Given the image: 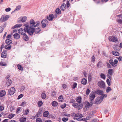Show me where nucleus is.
I'll return each mask as SVG.
<instances>
[{"mask_svg":"<svg viewBox=\"0 0 122 122\" xmlns=\"http://www.w3.org/2000/svg\"><path fill=\"white\" fill-rule=\"evenodd\" d=\"M102 96H101L100 97H102L103 98V100L104 98H106L107 97V95L106 94H103L102 95Z\"/></svg>","mask_w":122,"mask_h":122,"instance_id":"60","label":"nucleus"},{"mask_svg":"<svg viewBox=\"0 0 122 122\" xmlns=\"http://www.w3.org/2000/svg\"><path fill=\"white\" fill-rule=\"evenodd\" d=\"M106 64L107 67L109 68H112V66H111L110 64L108 62H106Z\"/></svg>","mask_w":122,"mask_h":122,"instance_id":"55","label":"nucleus"},{"mask_svg":"<svg viewBox=\"0 0 122 122\" xmlns=\"http://www.w3.org/2000/svg\"><path fill=\"white\" fill-rule=\"evenodd\" d=\"M90 92V90L89 89H88L86 90V95H88Z\"/></svg>","mask_w":122,"mask_h":122,"instance_id":"50","label":"nucleus"},{"mask_svg":"<svg viewBox=\"0 0 122 122\" xmlns=\"http://www.w3.org/2000/svg\"><path fill=\"white\" fill-rule=\"evenodd\" d=\"M49 112L48 111H45L43 113V116L44 117H47L49 115Z\"/></svg>","mask_w":122,"mask_h":122,"instance_id":"24","label":"nucleus"},{"mask_svg":"<svg viewBox=\"0 0 122 122\" xmlns=\"http://www.w3.org/2000/svg\"><path fill=\"white\" fill-rule=\"evenodd\" d=\"M101 77L104 79H105L106 78L105 75L103 73H101L100 75Z\"/></svg>","mask_w":122,"mask_h":122,"instance_id":"43","label":"nucleus"},{"mask_svg":"<svg viewBox=\"0 0 122 122\" xmlns=\"http://www.w3.org/2000/svg\"><path fill=\"white\" fill-rule=\"evenodd\" d=\"M6 83L8 86H10L11 85V80H10L6 82Z\"/></svg>","mask_w":122,"mask_h":122,"instance_id":"48","label":"nucleus"},{"mask_svg":"<svg viewBox=\"0 0 122 122\" xmlns=\"http://www.w3.org/2000/svg\"><path fill=\"white\" fill-rule=\"evenodd\" d=\"M46 19H48L50 21H52L54 19L53 17V14H51L49 15L48 16H47L46 17Z\"/></svg>","mask_w":122,"mask_h":122,"instance_id":"8","label":"nucleus"},{"mask_svg":"<svg viewBox=\"0 0 122 122\" xmlns=\"http://www.w3.org/2000/svg\"><path fill=\"white\" fill-rule=\"evenodd\" d=\"M73 119L74 120H77L78 121H84L85 120V118H73Z\"/></svg>","mask_w":122,"mask_h":122,"instance_id":"29","label":"nucleus"},{"mask_svg":"<svg viewBox=\"0 0 122 122\" xmlns=\"http://www.w3.org/2000/svg\"><path fill=\"white\" fill-rule=\"evenodd\" d=\"M26 118L25 117L21 118L20 119V121L21 122H24L26 121Z\"/></svg>","mask_w":122,"mask_h":122,"instance_id":"40","label":"nucleus"},{"mask_svg":"<svg viewBox=\"0 0 122 122\" xmlns=\"http://www.w3.org/2000/svg\"><path fill=\"white\" fill-rule=\"evenodd\" d=\"M41 22L42 25V28H44L48 25V21L46 19H44L41 20Z\"/></svg>","mask_w":122,"mask_h":122,"instance_id":"6","label":"nucleus"},{"mask_svg":"<svg viewBox=\"0 0 122 122\" xmlns=\"http://www.w3.org/2000/svg\"><path fill=\"white\" fill-rule=\"evenodd\" d=\"M63 97L62 96H60L58 98V100L60 102H62V101Z\"/></svg>","mask_w":122,"mask_h":122,"instance_id":"44","label":"nucleus"},{"mask_svg":"<svg viewBox=\"0 0 122 122\" xmlns=\"http://www.w3.org/2000/svg\"><path fill=\"white\" fill-rule=\"evenodd\" d=\"M56 12L57 14L59 15L61 14V11L59 8H57L55 11Z\"/></svg>","mask_w":122,"mask_h":122,"instance_id":"32","label":"nucleus"},{"mask_svg":"<svg viewBox=\"0 0 122 122\" xmlns=\"http://www.w3.org/2000/svg\"><path fill=\"white\" fill-rule=\"evenodd\" d=\"M68 120V118H67L63 117L62 119V120L64 122H66Z\"/></svg>","mask_w":122,"mask_h":122,"instance_id":"52","label":"nucleus"},{"mask_svg":"<svg viewBox=\"0 0 122 122\" xmlns=\"http://www.w3.org/2000/svg\"><path fill=\"white\" fill-rule=\"evenodd\" d=\"M106 82L108 86H110L111 85V84L109 80L107 79L106 80Z\"/></svg>","mask_w":122,"mask_h":122,"instance_id":"53","label":"nucleus"},{"mask_svg":"<svg viewBox=\"0 0 122 122\" xmlns=\"http://www.w3.org/2000/svg\"><path fill=\"white\" fill-rule=\"evenodd\" d=\"M29 111V110L28 109H27L24 110V114L25 115H27L28 114Z\"/></svg>","mask_w":122,"mask_h":122,"instance_id":"37","label":"nucleus"},{"mask_svg":"<svg viewBox=\"0 0 122 122\" xmlns=\"http://www.w3.org/2000/svg\"><path fill=\"white\" fill-rule=\"evenodd\" d=\"M43 104L42 102L41 101H39L38 102V104L39 106H41Z\"/></svg>","mask_w":122,"mask_h":122,"instance_id":"54","label":"nucleus"},{"mask_svg":"<svg viewBox=\"0 0 122 122\" xmlns=\"http://www.w3.org/2000/svg\"><path fill=\"white\" fill-rule=\"evenodd\" d=\"M22 26L21 24H16L14 26L12 27V29H14L17 27H19Z\"/></svg>","mask_w":122,"mask_h":122,"instance_id":"34","label":"nucleus"},{"mask_svg":"<svg viewBox=\"0 0 122 122\" xmlns=\"http://www.w3.org/2000/svg\"><path fill=\"white\" fill-rule=\"evenodd\" d=\"M5 42L7 44H11L12 43V40H9V39H7L5 40Z\"/></svg>","mask_w":122,"mask_h":122,"instance_id":"28","label":"nucleus"},{"mask_svg":"<svg viewBox=\"0 0 122 122\" xmlns=\"http://www.w3.org/2000/svg\"><path fill=\"white\" fill-rule=\"evenodd\" d=\"M51 105L54 107H56L58 105V102L56 101H53L51 102Z\"/></svg>","mask_w":122,"mask_h":122,"instance_id":"25","label":"nucleus"},{"mask_svg":"<svg viewBox=\"0 0 122 122\" xmlns=\"http://www.w3.org/2000/svg\"><path fill=\"white\" fill-rule=\"evenodd\" d=\"M98 86L104 89L105 87V82L102 81H101L98 83Z\"/></svg>","mask_w":122,"mask_h":122,"instance_id":"5","label":"nucleus"},{"mask_svg":"<svg viewBox=\"0 0 122 122\" xmlns=\"http://www.w3.org/2000/svg\"><path fill=\"white\" fill-rule=\"evenodd\" d=\"M102 65V62L101 61H99L98 63L97 67H100Z\"/></svg>","mask_w":122,"mask_h":122,"instance_id":"49","label":"nucleus"},{"mask_svg":"<svg viewBox=\"0 0 122 122\" xmlns=\"http://www.w3.org/2000/svg\"><path fill=\"white\" fill-rule=\"evenodd\" d=\"M114 67H115L117 65V64L118 62L117 60V59H115L114 60Z\"/></svg>","mask_w":122,"mask_h":122,"instance_id":"51","label":"nucleus"},{"mask_svg":"<svg viewBox=\"0 0 122 122\" xmlns=\"http://www.w3.org/2000/svg\"><path fill=\"white\" fill-rule=\"evenodd\" d=\"M23 95L21 94L17 98V99H19L20 98H22L23 97Z\"/></svg>","mask_w":122,"mask_h":122,"instance_id":"63","label":"nucleus"},{"mask_svg":"<svg viewBox=\"0 0 122 122\" xmlns=\"http://www.w3.org/2000/svg\"><path fill=\"white\" fill-rule=\"evenodd\" d=\"M66 5L65 4L63 3L61 6V9L62 11H64L66 9Z\"/></svg>","mask_w":122,"mask_h":122,"instance_id":"16","label":"nucleus"},{"mask_svg":"<svg viewBox=\"0 0 122 122\" xmlns=\"http://www.w3.org/2000/svg\"><path fill=\"white\" fill-rule=\"evenodd\" d=\"M109 40L110 41L113 42H115L117 41V38L113 36H110L109 38Z\"/></svg>","mask_w":122,"mask_h":122,"instance_id":"9","label":"nucleus"},{"mask_svg":"<svg viewBox=\"0 0 122 122\" xmlns=\"http://www.w3.org/2000/svg\"><path fill=\"white\" fill-rule=\"evenodd\" d=\"M103 101V98L102 97H98L96 99L94 102V104H99Z\"/></svg>","mask_w":122,"mask_h":122,"instance_id":"7","label":"nucleus"},{"mask_svg":"<svg viewBox=\"0 0 122 122\" xmlns=\"http://www.w3.org/2000/svg\"><path fill=\"white\" fill-rule=\"evenodd\" d=\"M95 97V94L92 93H91L89 96V98L90 100V102L92 104H93V101L94 100Z\"/></svg>","mask_w":122,"mask_h":122,"instance_id":"3","label":"nucleus"},{"mask_svg":"<svg viewBox=\"0 0 122 122\" xmlns=\"http://www.w3.org/2000/svg\"><path fill=\"white\" fill-rule=\"evenodd\" d=\"M0 65L2 66H6L7 64L5 63L1 62H0Z\"/></svg>","mask_w":122,"mask_h":122,"instance_id":"57","label":"nucleus"},{"mask_svg":"<svg viewBox=\"0 0 122 122\" xmlns=\"http://www.w3.org/2000/svg\"><path fill=\"white\" fill-rule=\"evenodd\" d=\"M5 48L6 49L10 50L11 49V46L10 44H7L5 46Z\"/></svg>","mask_w":122,"mask_h":122,"instance_id":"22","label":"nucleus"},{"mask_svg":"<svg viewBox=\"0 0 122 122\" xmlns=\"http://www.w3.org/2000/svg\"><path fill=\"white\" fill-rule=\"evenodd\" d=\"M21 34L23 35V39L25 41H27L29 39V38L23 32L21 33Z\"/></svg>","mask_w":122,"mask_h":122,"instance_id":"10","label":"nucleus"},{"mask_svg":"<svg viewBox=\"0 0 122 122\" xmlns=\"http://www.w3.org/2000/svg\"><path fill=\"white\" fill-rule=\"evenodd\" d=\"M40 25L39 23H37L36 25H32V27H35L36 26H38L39 25Z\"/></svg>","mask_w":122,"mask_h":122,"instance_id":"64","label":"nucleus"},{"mask_svg":"<svg viewBox=\"0 0 122 122\" xmlns=\"http://www.w3.org/2000/svg\"><path fill=\"white\" fill-rule=\"evenodd\" d=\"M6 25V23H4V25H2L0 27V33L2 32L4 28L5 27Z\"/></svg>","mask_w":122,"mask_h":122,"instance_id":"14","label":"nucleus"},{"mask_svg":"<svg viewBox=\"0 0 122 122\" xmlns=\"http://www.w3.org/2000/svg\"><path fill=\"white\" fill-rule=\"evenodd\" d=\"M112 54L115 56H118L119 55V53L117 51H113L112 52Z\"/></svg>","mask_w":122,"mask_h":122,"instance_id":"21","label":"nucleus"},{"mask_svg":"<svg viewBox=\"0 0 122 122\" xmlns=\"http://www.w3.org/2000/svg\"><path fill=\"white\" fill-rule=\"evenodd\" d=\"M96 93L99 95H102L103 93V91L100 90H97L95 91Z\"/></svg>","mask_w":122,"mask_h":122,"instance_id":"13","label":"nucleus"},{"mask_svg":"<svg viewBox=\"0 0 122 122\" xmlns=\"http://www.w3.org/2000/svg\"><path fill=\"white\" fill-rule=\"evenodd\" d=\"M112 89L111 87H107L106 90V92L107 93L109 92L110 91L112 90Z\"/></svg>","mask_w":122,"mask_h":122,"instance_id":"41","label":"nucleus"},{"mask_svg":"<svg viewBox=\"0 0 122 122\" xmlns=\"http://www.w3.org/2000/svg\"><path fill=\"white\" fill-rule=\"evenodd\" d=\"M73 115L74 116V118L76 117H83V115L80 113H77L76 114L74 113H73Z\"/></svg>","mask_w":122,"mask_h":122,"instance_id":"12","label":"nucleus"},{"mask_svg":"<svg viewBox=\"0 0 122 122\" xmlns=\"http://www.w3.org/2000/svg\"><path fill=\"white\" fill-rule=\"evenodd\" d=\"M34 30V32H33V34L34 32H35L36 34H37L40 32L41 31V29L39 28H38L35 29L34 27H33Z\"/></svg>","mask_w":122,"mask_h":122,"instance_id":"17","label":"nucleus"},{"mask_svg":"<svg viewBox=\"0 0 122 122\" xmlns=\"http://www.w3.org/2000/svg\"><path fill=\"white\" fill-rule=\"evenodd\" d=\"M6 55H4V54L1 53V57L3 58H5L6 57Z\"/></svg>","mask_w":122,"mask_h":122,"instance_id":"56","label":"nucleus"},{"mask_svg":"<svg viewBox=\"0 0 122 122\" xmlns=\"http://www.w3.org/2000/svg\"><path fill=\"white\" fill-rule=\"evenodd\" d=\"M6 94L5 91L2 90L0 91V97H2L4 96Z\"/></svg>","mask_w":122,"mask_h":122,"instance_id":"18","label":"nucleus"},{"mask_svg":"<svg viewBox=\"0 0 122 122\" xmlns=\"http://www.w3.org/2000/svg\"><path fill=\"white\" fill-rule=\"evenodd\" d=\"M41 96L42 99H44L46 98V95L45 93H42L41 94Z\"/></svg>","mask_w":122,"mask_h":122,"instance_id":"42","label":"nucleus"},{"mask_svg":"<svg viewBox=\"0 0 122 122\" xmlns=\"http://www.w3.org/2000/svg\"><path fill=\"white\" fill-rule=\"evenodd\" d=\"M77 85V84L75 82L73 83L72 87V88L74 89H75L76 86Z\"/></svg>","mask_w":122,"mask_h":122,"instance_id":"46","label":"nucleus"},{"mask_svg":"<svg viewBox=\"0 0 122 122\" xmlns=\"http://www.w3.org/2000/svg\"><path fill=\"white\" fill-rule=\"evenodd\" d=\"M15 88L12 87L9 89L8 94L10 96L13 95L15 92Z\"/></svg>","mask_w":122,"mask_h":122,"instance_id":"4","label":"nucleus"},{"mask_svg":"<svg viewBox=\"0 0 122 122\" xmlns=\"http://www.w3.org/2000/svg\"><path fill=\"white\" fill-rule=\"evenodd\" d=\"M18 32L21 34V33L23 32L25 34L26 32H25V30H24V29H23L22 28H20L18 30Z\"/></svg>","mask_w":122,"mask_h":122,"instance_id":"31","label":"nucleus"},{"mask_svg":"<svg viewBox=\"0 0 122 122\" xmlns=\"http://www.w3.org/2000/svg\"><path fill=\"white\" fill-rule=\"evenodd\" d=\"M21 5H19L16 7V8L15 9V10L13 11L12 13L14 12L15 11H18L19 10H20L21 8Z\"/></svg>","mask_w":122,"mask_h":122,"instance_id":"20","label":"nucleus"},{"mask_svg":"<svg viewBox=\"0 0 122 122\" xmlns=\"http://www.w3.org/2000/svg\"><path fill=\"white\" fill-rule=\"evenodd\" d=\"M42 112L41 111V110L40 109H39L37 113V114L36 115V116L37 117H39L40 115L42 114Z\"/></svg>","mask_w":122,"mask_h":122,"instance_id":"39","label":"nucleus"},{"mask_svg":"<svg viewBox=\"0 0 122 122\" xmlns=\"http://www.w3.org/2000/svg\"><path fill=\"white\" fill-rule=\"evenodd\" d=\"M87 81L86 79H85V78L81 80V82L82 84L83 85H86V83H87Z\"/></svg>","mask_w":122,"mask_h":122,"instance_id":"30","label":"nucleus"},{"mask_svg":"<svg viewBox=\"0 0 122 122\" xmlns=\"http://www.w3.org/2000/svg\"><path fill=\"white\" fill-rule=\"evenodd\" d=\"M93 104H90L88 102H86L85 103V107L86 108H89L90 107H91Z\"/></svg>","mask_w":122,"mask_h":122,"instance_id":"19","label":"nucleus"},{"mask_svg":"<svg viewBox=\"0 0 122 122\" xmlns=\"http://www.w3.org/2000/svg\"><path fill=\"white\" fill-rule=\"evenodd\" d=\"M18 69L20 70H23V68L20 65H18L17 66Z\"/></svg>","mask_w":122,"mask_h":122,"instance_id":"45","label":"nucleus"},{"mask_svg":"<svg viewBox=\"0 0 122 122\" xmlns=\"http://www.w3.org/2000/svg\"><path fill=\"white\" fill-rule=\"evenodd\" d=\"M116 58L118 59L119 61H122V56H120L117 57Z\"/></svg>","mask_w":122,"mask_h":122,"instance_id":"59","label":"nucleus"},{"mask_svg":"<svg viewBox=\"0 0 122 122\" xmlns=\"http://www.w3.org/2000/svg\"><path fill=\"white\" fill-rule=\"evenodd\" d=\"M51 95L53 97L55 96L56 95V92L54 91H53L52 92Z\"/></svg>","mask_w":122,"mask_h":122,"instance_id":"61","label":"nucleus"},{"mask_svg":"<svg viewBox=\"0 0 122 122\" xmlns=\"http://www.w3.org/2000/svg\"><path fill=\"white\" fill-rule=\"evenodd\" d=\"M66 107V105L65 103H64L63 105H61V107L62 109H64Z\"/></svg>","mask_w":122,"mask_h":122,"instance_id":"62","label":"nucleus"},{"mask_svg":"<svg viewBox=\"0 0 122 122\" xmlns=\"http://www.w3.org/2000/svg\"><path fill=\"white\" fill-rule=\"evenodd\" d=\"M24 26L25 27L24 28V30L25 32L27 33L30 36L33 35V32H34V30L32 25H30L29 23L25 24Z\"/></svg>","mask_w":122,"mask_h":122,"instance_id":"1","label":"nucleus"},{"mask_svg":"<svg viewBox=\"0 0 122 122\" xmlns=\"http://www.w3.org/2000/svg\"><path fill=\"white\" fill-rule=\"evenodd\" d=\"M81 97H78L76 98V102L79 104L81 103Z\"/></svg>","mask_w":122,"mask_h":122,"instance_id":"23","label":"nucleus"},{"mask_svg":"<svg viewBox=\"0 0 122 122\" xmlns=\"http://www.w3.org/2000/svg\"><path fill=\"white\" fill-rule=\"evenodd\" d=\"M72 105L75 108H78L79 106L78 104L77 103H73L72 104Z\"/></svg>","mask_w":122,"mask_h":122,"instance_id":"35","label":"nucleus"},{"mask_svg":"<svg viewBox=\"0 0 122 122\" xmlns=\"http://www.w3.org/2000/svg\"><path fill=\"white\" fill-rule=\"evenodd\" d=\"M9 17L8 15H2L0 19V22H3L7 20Z\"/></svg>","mask_w":122,"mask_h":122,"instance_id":"2","label":"nucleus"},{"mask_svg":"<svg viewBox=\"0 0 122 122\" xmlns=\"http://www.w3.org/2000/svg\"><path fill=\"white\" fill-rule=\"evenodd\" d=\"M109 62L112 66L114 67V63L113 61V60L112 59H111L109 61Z\"/></svg>","mask_w":122,"mask_h":122,"instance_id":"36","label":"nucleus"},{"mask_svg":"<svg viewBox=\"0 0 122 122\" xmlns=\"http://www.w3.org/2000/svg\"><path fill=\"white\" fill-rule=\"evenodd\" d=\"M14 116L15 114L11 113L8 115L7 117L10 119H11Z\"/></svg>","mask_w":122,"mask_h":122,"instance_id":"38","label":"nucleus"},{"mask_svg":"<svg viewBox=\"0 0 122 122\" xmlns=\"http://www.w3.org/2000/svg\"><path fill=\"white\" fill-rule=\"evenodd\" d=\"M27 19V17L26 16H24L22 17L19 18L18 20V21L19 22L20 21H21L22 22H25Z\"/></svg>","mask_w":122,"mask_h":122,"instance_id":"11","label":"nucleus"},{"mask_svg":"<svg viewBox=\"0 0 122 122\" xmlns=\"http://www.w3.org/2000/svg\"><path fill=\"white\" fill-rule=\"evenodd\" d=\"M13 36L14 38L15 39H18L20 38V34L17 33H16L13 34Z\"/></svg>","mask_w":122,"mask_h":122,"instance_id":"15","label":"nucleus"},{"mask_svg":"<svg viewBox=\"0 0 122 122\" xmlns=\"http://www.w3.org/2000/svg\"><path fill=\"white\" fill-rule=\"evenodd\" d=\"M30 24H32V25H34L36 24V22L33 19H31L30 21Z\"/></svg>","mask_w":122,"mask_h":122,"instance_id":"33","label":"nucleus"},{"mask_svg":"<svg viewBox=\"0 0 122 122\" xmlns=\"http://www.w3.org/2000/svg\"><path fill=\"white\" fill-rule=\"evenodd\" d=\"M36 122H42V121L40 118H37L36 120Z\"/></svg>","mask_w":122,"mask_h":122,"instance_id":"47","label":"nucleus"},{"mask_svg":"<svg viewBox=\"0 0 122 122\" xmlns=\"http://www.w3.org/2000/svg\"><path fill=\"white\" fill-rule=\"evenodd\" d=\"M113 70L112 69H109L108 71V73L107 74L112 75L113 74Z\"/></svg>","mask_w":122,"mask_h":122,"instance_id":"26","label":"nucleus"},{"mask_svg":"<svg viewBox=\"0 0 122 122\" xmlns=\"http://www.w3.org/2000/svg\"><path fill=\"white\" fill-rule=\"evenodd\" d=\"M113 48L115 50L117 51L118 50H119V47L117 45H115L114 46Z\"/></svg>","mask_w":122,"mask_h":122,"instance_id":"27","label":"nucleus"},{"mask_svg":"<svg viewBox=\"0 0 122 122\" xmlns=\"http://www.w3.org/2000/svg\"><path fill=\"white\" fill-rule=\"evenodd\" d=\"M66 7L67 8H68L70 6V4L68 0H67L66 1Z\"/></svg>","mask_w":122,"mask_h":122,"instance_id":"58","label":"nucleus"}]
</instances>
